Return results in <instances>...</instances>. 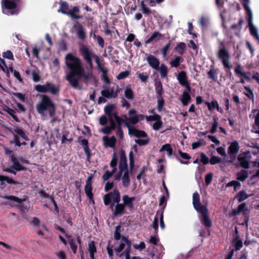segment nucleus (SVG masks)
I'll return each instance as SVG.
<instances>
[{
  "label": "nucleus",
  "mask_w": 259,
  "mask_h": 259,
  "mask_svg": "<svg viewBox=\"0 0 259 259\" xmlns=\"http://www.w3.org/2000/svg\"><path fill=\"white\" fill-rule=\"evenodd\" d=\"M147 61L149 66L155 70H158L160 65L159 60L154 56L150 55L147 58Z\"/></svg>",
  "instance_id": "nucleus-17"
},
{
  "label": "nucleus",
  "mask_w": 259,
  "mask_h": 259,
  "mask_svg": "<svg viewBox=\"0 0 259 259\" xmlns=\"http://www.w3.org/2000/svg\"><path fill=\"white\" fill-rule=\"evenodd\" d=\"M0 181H1V185L4 184L3 182L4 181L11 184H15L16 183L13 179L4 176H0Z\"/></svg>",
  "instance_id": "nucleus-46"
},
{
  "label": "nucleus",
  "mask_w": 259,
  "mask_h": 259,
  "mask_svg": "<svg viewBox=\"0 0 259 259\" xmlns=\"http://www.w3.org/2000/svg\"><path fill=\"white\" fill-rule=\"evenodd\" d=\"M5 199L9 200L11 202V205L12 206H20L22 202L24 201L17 197L14 196H6Z\"/></svg>",
  "instance_id": "nucleus-23"
},
{
  "label": "nucleus",
  "mask_w": 259,
  "mask_h": 259,
  "mask_svg": "<svg viewBox=\"0 0 259 259\" xmlns=\"http://www.w3.org/2000/svg\"><path fill=\"white\" fill-rule=\"evenodd\" d=\"M125 116H124V120L118 116H115L114 121L117 124V127H121V124L123 122L125 123Z\"/></svg>",
  "instance_id": "nucleus-51"
},
{
  "label": "nucleus",
  "mask_w": 259,
  "mask_h": 259,
  "mask_svg": "<svg viewBox=\"0 0 259 259\" xmlns=\"http://www.w3.org/2000/svg\"><path fill=\"white\" fill-rule=\"evenodd\" d=\"M183 59L180 56H178L170 62V65L172 67H177L180 65Z\"/></svg>",
  "instance_id": "nucleus-41"
},
{
  "label": "nucleus",
  "mask_w": 259,
  "mask_h": 259,
  "mask_svg": "<svg viewBox=\"0 0 259 259\" xmlns=\"http://www.w3.org/2000/svg\"><path fill=\"white\" fill-rule=\"evenodd\" d=\"M125 97L130 100H133L134 99V94L132 89L130 88H126L124 91Z\"/></svg>",
  "instance_id": "nucleus-45"
},
{
  "label": "nucleus",
  "mask_w": 259,
  "mask_h": 259,
  "mask_svg": "<svg viewBox=\"0 0 259 259\" xmlns=\"http://www.w3.org/2000/svg\"><path fill=\"white\" fill-rule=\"evenodd\" d=\"M221 161V159L218 156H212L209 160V162L211 165L219 163Z\"/></svg>",
  "instance_id": "nucleus-53"
},
{
  "label": "nucleus",
  "mask_w": 259,
  "mask_h": 259,
  "mask_svg": "<svg viewBox=\"0 0 259 259\" xmlns=\"http://www.w3.org/2000/svg\"><path fill=\"white\" fill-rule=\"evenodd\" d=\"M248 27L251 35L259 41V35L257 29L254 26L252 22V15H248Z\"/></svg>",
  "instance_id": "nucleus-15"
},
{
  "label": "nucleus",
  "mask_w": 259,
  "mask_h": 259,
  "mask_svg": "<svg viewBox=\"0 0 259 259\" xmlns=\"http://www.w3.org/2000/svg\"><path fill=\"white\" fill-rule=\"evenodd\" d=\"M252 195V194H251L250 195H248L246 194V193L245 191H242L239 192L237 194V197L238 198L239 202H242L243 200H245L246 199H247V198H248L249 197H250Z\"/></svg>",
  "instance_id": "nucleus-35"
},
{
  "label": "nucleus",
  "mask_w": 259,
  "mask_h": 259,
  "mask_svg": "<svg viewBox=\"0 0 259 259\" xmlns=\"http://www.w3.org/2000/svg\"><path fill=\"white\" fill-rule=\"evenodd\" d=\"M191 97L190 94L188 92H183L182 96L181 98V101L183 105L186 106L190 102Z\"/></svg>",
  "instance_id": "nucleus-31"
},
{
  "label": "nucleus",
  "mask_w": 259,
  "mask_h": 259,
  "mask_svg": "<svg viewBox=\"0 0 259 259\" xmlns=\"http://www.w3.org/2000/svg\"><path fill=\"white\" fill-rule=\"evenodd\" d=\"M214 122L212 124L211 129L210 131V133L211 134H214L217 132V128L218 126V123L216 120L215 117H213Z\"/></svg>",
  "instance_id": "nucleus-56"
},
{
  "label": "nucleus",
  "mask_w": 259,
  "mask_h": 259,
  "mask_svg": "<svg viewBox=\"0 0 259 259\" xmlns=\"http://www.w3.org/2000/svg\"><path fill=\"white\" fill-rule=\"evenodd\" d=\"M119 90L117 89L114 91L113 88L105 87L104 89L101 92V94L106 98H115L118 96Z\"/></svg>",
  "instance_id": "nucleus-12"
},
{
  "label": "nucleus",
  "mask_w": 259,
  "mask_h": 259,
  "mask_svg": "<svg viewBox=\"0 0 259 259\" xmlns=\"http://www.w3.org/2000/svg\"><path fill=\"white\" fill-rule=\"evenodd\" d=\"M252 153L254 155H257V158L253 162L254 166L259 168V147L257 148V152H253Z\"/></svg>",
  "instance_id": "nucleus-59"
},
{
  "label": "nucleus",
  "mask_w": 259,
  "mask_h": 259,
  "mask_svg": "<svg viewBox=\"0 0 259 259\" xmlns=\"http://www.w3.org/2000/svg\"><path fill=\"white\" fill-rule=\"evenodd\" d=\"M136 144H139L140 146H144L147 145L149 142V140L147 139H137L135 140Z\"/></svg>",
  "instance_id": "nucleus-61"
},
{
  "label": "nucleus",
  "mask_w": 259,
  "mask_h": 259,
  "mask_svg": "<svg viewBox=\"0 0 259 259\" xmlns=\"http://www.w3.org/2000/svg\"><path fill=\"white\" fill-rule=\"evenodd\" d=\"M11 161L13 162V167L17 171L23 170L25 169V168L22 165L19 160L16 158L15 156H12Z\"/></svg>",
  "instance_id": "nucleus-25"
},
{
  "label": "nucleus",
  "mask_w": 259,
  "mask_h": 259,
  "mask_svg": "<svg viewBox=\"0 0 259 259\" xmlns=\"http://www.w3.org/2000/svg\"><path fill=\"white\" fill-rule=\"evenodd\" d=\"M133 246L135 249L139 250H142L146 247L145 244L144 242H141L139 244H134Z\"/></svg>",
  "instance_id": "nucleus-62"
},
{
  "label": "nucleus",
  "mask_w": 259,
  "mask_h": 259,
  "mask_svg": "<svg viewBox=\"0 0 259 259\" xmlns=\"http://www.w3.org/2000/svg\"><path fill=\"white\" fill-rule=\"evenodd\" d=\"M135 200V197H130L127 195H124L122 196V201L123 204L126 206L129 209H131L134 207L133 202Z\"/></svg>",
  "instance_id": "nucleus-21"
},
{
  "label": "nucleus",
  "mask_w": 259,
  "mask_h": 259,
  "mask_svg": "<svg viewBox=\"0 0 259 259\" xmlns=\"http://www.w3.org/2000/svg\"><path fill=\"white\" fill-rule=\"evenodd\" d=\"M162 37V34L158 31H154L151 36L146 40V44H149L155 39L158 38V39H160Z\"/></svg>",
  "instance_id": "nucleus-33"
},
{
  "label": "nucleus",
  "mask_w": 259,
  "mask_h": 259,
  "mask_svg": "<svg viewBox=\"0 0 259 259\" xmlns=\"http://www.w3.org/2000/svg\"><path fill=\"white\" fill-rule=\"evenodd\" d=\"M218 58L221 61L224 68L230 70L232 65L230 61V56L228 51L224 47L220 48L218 54Z\"/></svg>",
  "instance_id": "nucleus-6"
},
{
  "label": "nucleus",
  "mask_w": 259,
  "mask_h": 259,
  "mask_svg": "<svg viewBox=\"0 0 259 259\" xmlns=\"http://www.w3.org/2000/svg\"><path fill=\"white\" fill-rule=\"evenodd\" d=\"M65 235L66 237L68 239V242L73 252L74 253H76L77 248V243L80 244V240L78 238L77 240H75L74 239L70 238V236L67 234H65Z\"/></svg>",
  "instance_id": "nucleus-22"
},
{
  "label": "nucleus",
  "mask_w": 259,
  "mask_h": 259,
  "mask_svg": "<svg viewBox=\"0 0 259 259\" xmlns=\"http://www.w3.org/2000/svg\"><path fill=\"white\" fill-rule=\"evenodd\" d=\"M199 22L201 26L204 27L206 26L208 23V19L207 18L202 16L200 18Z\"/></svg>",
  "instance_id": "nucleus-64"
},
{
  "label": "nucleus",
  "mask_w": 259,
  "mask_h": 259,
  "mask_svg": "<svg viewBox=\"0 0 259 259\" xmlns=\"http://www.w3.org/2000/svg\"><path fill=\"white\" fill-rule=\"evenodd\" d=\"M202 215L200 221L205 227L209 228L211 226L212 223L211 220L209 219L208 215V210L206 207H202V209L198 211Z\"/></svg>",
  "instance_id": "nucleus-13"
},
{
  "label": "nucleus",
  "mask_w": 259,
  "mask_h": 259,
  "mask_svg": "<svg viewBox=\"0 0 259 259\" xmlns=\"http://www.w3.org/2000/svg\"><path fill=\"white\" fill-rule=\"evenodd\" d=\"M213 174L210 172L205 176V181L206 185H209L212 181Z\"/></svg>",
  "instance_id": "nucleus-58"
},
{
  "label": "nucleus",
  "mask_w": 259,
  "mask_h": 259,
  "mask_svg": "<svg viewBox=\"0 0 259 259\" xmlns=\"http://www.w3.org/2000/svg\"><path fill=\"white\" fill-rule=\"evenodd\" d=\"M140 6L142 12L144 15H149L151 13V10L146 6L144 1L140 2Z\"/></svg>",
  "instance_id": "nucleus-38"
},
{
  "label": "nucleus",
  "mask_w": 259,
  "mask_h": 259,
  "mask_svg": "<svg viewBox=\"0 0 259 259\" xmlns=\"http://www.w3.org/2000/svg\"><path fill=\"white\" fill-rule=\"evenodd\" d=\"M18 0H2V10L7 15H16L18 13L16 9Z\"/></svg>",
  "instance_id": "nucleus-5"
},
{
  "label": "nucleus",
  "mask_w": 259,
  "mask_h": 259,
  "mask_svg": "<svg viewBox=\"0 0 259 259\" xmlns=\"http://www.w3.org/2000/svg\"><path fill=\"white\" fill-rule=\"evenodd\" d=\"M234 244L235 245V249L237 250H239L243 246L242 242L239 238L235 239L234 240Z\"/></svg>",
  "instance_id": "nucleus-54"
},
{
  "label": "nucleus",
  "mask_w": 259,
  "mask_h": 259,
  "mask_svg": "<svg viewBox=\"0 0 259 259\" xmlns=\"http://www.w3.org/2000/svg\"><path fill=\"white\" fill-rule=\"evenodd\" d=\"M32 76L33 80L34 82H38L40 79V77L39 75V71L38 69H35L32 70Z\"/></svg>",
  "instance_id": "nucleus-42"
},
{
  "label": "nucleus",
  "mask_w": 259,
  "mask_h": 259,
  "mask_svg": "<svg viewBox=\"0 0 259 259\" xmlns=\"http://www.w3.org/2000/svg\"><path fill=\"white\" fill-rule=\"evenodd\" d=\"M243 7L245 9V10L246 11V12L248 13V15H251L252 14V12L251 9L249 8V4L250 3L249 0H243Z\"/></svg>",
  "instance_id": "nucleus-49"
},
{
  "label": "nucleus",
  "mask_w": 259,
  "mask_h": 259,
  "mask_svg": "<svg viewBox=\"0 0 259 259\" xmlns=\"http://www.w3.org/2000/svg\"><path fill=\"white\" fill-rule=\"evenodd\" d=\"M200 161L202 162L203 164H207L209 163V160L206 155L204 153H202L200 154Z\"/></svg>",
  "instance_id": "nucleus-55"
},
{
  "label": "nucleus",
  "mask_w": 259,
  "mask_h": 259,
  "mask_svg": "<svg viewBox=\"0 0 259 259\" xmlns=\"http://www.w3.org/2000/svg\"><path fill=\"white\" fill-rule=\"evenodd\" d=\"M68 6L67 3L65 2H61L60 3V9L58 11V12L66 15L68 12Z\"/></svg>",
  "instance_id": "nucleus-34"
},
{
  "label": "nucleus",
  "mask_w": 259,
  "mask_h": 259,
  "mask_svg": "<svg viewBox=\"0 0 259 259\" xmlns=\"http://www.w3.org/2000/svg\"><path fill=\"white\" fill-rule=\"evenodd\" d=\"M237 180L244 181L248 177V171L246 170H241L237 174Z\"/></svg>",
  "instance_id": "nucleus-32"
},
{
  "label": "nucleus",
  "mask_w": 259,
  "mask_h": 259,
  "mask_svg": "<svg viewBox=\"0 0 259 259\" xmlns=\"http://www.w3.org/2000/svg\"><path fill=\"white\" fill-rule=\"evenodd\" d=\"M186 46L185 43L179 42L177 44L176 47L175 48V50L179 54L182 55L186 49Z\"/></svg>",
  "instance_id": "nucleus-40"
},
{
  "label": "nucleus",
  "mask_w": 259,
  "mask_h": 259,
  "mask_svg": "<svg viewBox=\"0 0 259 259\" xmlns=\"http://www.w3.org/2000/svg\"><path fill=\"white\" fill-rule=\"evenodd\" d=\"M239 149L240 146L237 141H234L230 143L228 148V153L230 155V158H235Z\"/></svg>",
  "instance_id": "nucleus-14"
},
{
  "label": "nucleus",
  "mask_w": 259,
  "mask_h": 259,
  "mask_svg": "<svg viewBox=\"0 0 259 259\" xmlns=\"http://www.w3.org/2000/svg\"><path fill=\"white\" fill-rule=\"evenodd\" d=\"M157 98V109L158 111H161L164 106V101L162 97Z\"/></svg>",
  "instance_id": "nucleus-47"
},
{
  "label": "nucleus",
  "mask_w": 259,
  "mask_h": 259,
  "mask_svg": "<svg viewBox=\"0 0 259 259\" xmlns=\"http://www.w3.org/2000/svg\"><path fill=\"white\" fill-rule=\"evenodd\" d=\"M131 242L124 236H122L120 241H117L114 248L116 255L120 257H128L130 253Z\"/></svg>",
  "instance_id": "nucleus-4"
},
{
  "label": "nucleus",
  "mask_w": 259,
  "mask_h": 259,
  "mask_svg": "<svg viewBox=\"0 0 259 259\" xmlns=\"http://www.w3.org/2000/svg\"><path fill=\"white\" fill-rule=\"evenodd\" d=\"M40 98V101L36 105L37 112L44 119L46 117L47 112L51 117H54L56 111L55 104L47 95H41Z\"/></svg>",
  "instance_id": "nucleus-3"
},
{
  "label": "nucleus",
  "mask_w": 259,
  "mask_h": 259,
  "mask_svg": "<svg viewBox=\"0 0 259 259\" xmlns=\"http://www.w3.org/2000/svg\"><path fill=\"white\" fill-rule=\"evenodd\" d=\"M234 71H235L236 74L238 76H239V75L242 76V75H244L245 72H244L243 71L242 66L240 64L237 65L235 67Z\"/></svg>",
  "instance_id": "nucleus-48"
},
{
  "label": "nucleus",
  "mask_w": 259,
  "mask_h": 259,
  "mask_svg": "<svg viewBox=\"0 0 259 259\" xmlns=\"http://www.w3.org/2000/svg\"><path fill=\"white\" fill-rule=\"evenodd\" d=\"M35 90L39 93L50 92L53 95L56 94L59 91V88L50 82H47L43 85L37 84L35 86Z\"/></svg>",
  "instance_id": "nucleus-8"
},
{
  "label": "nucleus",
  "mask_w": 259,
  "mask_h": 259,
  "mask_svg": "<svg viewBox=\"0 0 259 259\" xmlns=\"http://www.w3.org/2000/svg\"><path fill=\"white\" fill-rule=\"evenodd\" d=\"M122 184L125 188H127L130 185L129 171H124L121 177Z\"/></svg>",
  "instance_id": "nucleus-26"
},
{
  "label": "nucleus",
  "mask_w": 259,
  "mask_h": 259,
  "mask_svg": "<svg viewBox=\"0 0 259 259\" xmlns=\"http://www.w3.org/2000/svg\"><path fill=\"white\" fill-rule=\"evenodd\" d=\"M137 111L135 109H132L129 110V117L125 116V125L128 128V133L130 135L135 136L137 138H145L147 137L146 133L143 131H140L134 127H130L129 124H136L139 121L143 120L144 116L142 114H136Z\"/></svg>",
  "instance_id": "nucleus-2"
},
{
  "label": "nucleus",
  "mask_w": 259,
  "mask_h": 259,
  "mask_svg": "<svg viewBox=\"0 0 259 259\" xmlns=\"http://www.w3.org/2000/svg\"><path fill=\"white\" fill-rule=\"evenodd\" d=\"M155 91L157 94V97H162L163 93L162 83L159 81H156L155 83Z\"/></svg>",
  "instance_id": "nucleus-30"
},
{
  "label": "nucleus",
  "mask_w": 259,
  "mask_h": 259,
  "mask_svg": "<svg viewBox=\"0 0 259 259\" xmlns=\"http://www.w3.org/2000/svg\"><path fill=\"white\" fill-rule=\"evenodd\" d=\"M177 79L179 80L180 83L183 85L186 84L188 83L187 76L185 71H181L180 72L177 76Z\"/></svg>",
  "instance_id": "nucleus-27"
},
{
  "label": "nucleus",
  "mask_w": 259,
  "mask_h": 259,
  "mask_svg": "<svg viewBox=\"0 0 259 259\" xmlns=\"http://www.w3.org/2000/svg\"><path fill=\"white\" fill-rule=\"evenodd\" d=\"M84 191L86 195L90 199V201H92L93 203H94V201L93 200V194L92 193V184H86L84 188Z\"/></svg>",
  "instance_id": "nucleus-29"
},
{
  "label": "nucleus",
  "mask_w": 259,
  "mask_h": 259,
  "mask_svg": "<svg viewBox=\"0 0 259 259\" xmlns=\"http://www.w3.org/2000/svg\"><path fill=\"white\" fill-rule=\"evenodd\" d=\"M73 27L76 31V34L78 37L81 40H84L86 37V33L84 28L82 25L79 22H77L74 24Z\"/></svg>",
  "instance_id": "nucleus-16"
},
{
  "label": "nucleus",
  "mask_w": 259,
  "mask_h": 259,
  "mask_svg": "<svg viewBox=\"0 0 259 259\" xmlns=\"http://www.w3.org/2000/svg\"><path fill=\"white\" fill-rule=\"evenodd\" d=\"M118 203L120 201V193L117 190H114L113 192L106 194L104 197V203L105 205H109L111 201Z\"/></svg>",
  "instance_id": "nucleus-9"
},
{
  "label": "nucleus",
  "mask_w": 259,
  "mask_h": 259,
  "mask_svg": "<svg viewBox=\"0 0 259 259\" xmlns=\"http://www.w3.org/2000/svg\"><path fill=\"white\" fill-rule=\"evenodd\" d=\"M240 213H242L245 216L246 219V221L247 222L248 220V211L246 208V204L245 203H241L240 204L237 208V214H239Z\"/></svg>",
  "instance_id": "nucleus-24"
},
{
  "label": "nucleus",
  "mask_w": 259,
  "mask_h": 259,
  "mask_svg": "<svg viewBox=\"0 0 259 259\" xmlns=\"http://www.w3.org/2000/svg\"><path fill=\"white\" fill-rule=\"evenodd\" d=\"M65 60V64L69 70L65 78L73 88L81 89L79 85L81 78H84L87 83L94 79L95 77L91 71L85 73L82 62L79 58L71 54H68Z\"/></svg>",
  "instance_id": "nucleus-1"
},
{
  "label": "nucleus",
  "mask_w": 259,
  "mask_h": 259,
  "mask_svg": "<svg viewBox=\"0 0 259 259\" xmlns=\"http://www.w3.org/2000/svg\"><path fill=\"white\" fill-rule=\"evenodd\" d=\"M110 208L113 210V215L115 217H119L123 215L125 212V206L122 203H116L114 205L112 203L110 205Z\"/></svg>",
  "instance_id": "nucleus-11"
},
{
  "label": "nucleus",
  "mask_w": 259,
  "mask_h": 259,
  "mask_svg": "<svg viewBox=\"0 0 259 259\" xmlns=\"http://www.w3.org/2000/svg\"><path fill=\"white\" fill-rule=\"evenodd\" d=\"M166 151L167 154L168 156H170L172 155V150L171 146L169 144H166L163 145L160 149V152Z\"/></svg>",
  "instance_id": "nucleus-37"
},
{
  "label": "nucleus",
  "mask_w": 259,
  "mask_h": 259,
  "mask_svg": "<svg viewBox=\"0 0 259 259\" xmlns=\"http://www.w3.org/2000/svg\"><path fill=\"white\" fill-rule=\"evenodd\" d=\"M193 205L197 211L202 210V207H206L201 204L199 195L197 192H194L193 194Z\"/></svg>",
  "instance_id": "nucleus-18"
},
{
  "label": "nucleus",
  "mask_w": 259,
  "mask_h": 259,
  "mask_svg": "<svg viewBox=\"0 0 259 259\" xmlns=\"http://www.w3.org/2000/svg\"><path fill=\"white\" fill-rule=\"evenodd\" d=\"M157 70L160 71V76L162 78H164L167 76V68L164 64H161L160 66H159V69Z\"/></svg>",
  "instance_id": "nucleus-39"
},
{
  "label": "nucleus",
  "mask_w": 259,
  "mask_h": 259,
  "mask_svg": "<svg viewBox=\"0 0 259 259\" xmlns=\"http://www.w3.org/2000/svg\"><path fill=\"white\" fill-rule=\"evenodd\" d=\"M119 172L122 174L123 172L128 171L127 160L124 155H121L120 158V162L119 164Z\"/></svg>",
  "instance_id": "nucleus-19"
},
{
  "label": "nucleus",
  "mask_w": 259,
  "mask_h": 259,
  "mask_svg": "<svg viewBox=\"0 0 259 259\" xmlns=\"http://www.w3.org/2000/svg\"><path fill=\"white\" fill-rule=\"evenodd\" d=\"M103 140L105 143L110 147H113L116 142V139L114 136H112L110 138L105 136L103 138Z\"/></svg>",
  "instance_id": "nucleus-28"
},
{
  "label": "nucleus",
  "mask_w": 259,
  "mask_h": 259,
  "mask_svg": "<svg viewBox=\"0 0 259 259\" xmlns=\"http://www.w3.org/2000/svg\"><path fill=\"white\" fill-rule=\"evenodd\" d=\"M130 74V73L128 71H122L120 72L117 78L118 79H122L127 77Z\"/></svg>",
  "instance_id": "nucleus-60"
},
{
  "label": "nucleus",
  "mask_w": 259,
  "mask_h": 259,
  "mask_svg": "<svg viewBox=\"0 0 259 259\" xmlns=\"http://www.w3.org/2000/svg\"><path fill=\"white\" fill-rule=\"evenodd\" d=\"M120 226H117L115 228V233H114V239L116 240H117V241H119L121 238V235L120 234Z\"/></svg>",
  "instance_id": "nucleus-52"
},
{
  "label": "nucleus",
  "mask_w": 259,
  "mask_h": 259,
  "mask_svg": "<svg viewBox=\"0 0 259 259\" xmlns=\"http://www.w3.org/2000/svg\"><path fill=\"white\" fill-rule=\"evenodd\" d=\"M116 170V168H114L111 171H109L108 170L106 171V172L102 177L103 181L105 182L108 180L110 178H111L115 173Z\"/></svg>",
  "instance_id": "nucleus-43"
},
{
  "label": "nucleus",
  "mask_w": 259,
  "mask_h": 259,
  "mask_svg": "<svg viewBox=\"0 0 259 259\" xmlns=\"http://www.w3.org/2000/svg\"><path fill=\"white\" fill-rule=\"evenodd\" d=\"M251 158V154L250 152L247 151L240 153L237 157V160L239 162L240 165L244 168H249V162Z\"/></svg>",
  "instance_id": "nucleus-10"
},
{
  "label": "nucleus",
  "mask_w": 259,
  "mask_h": 259,
  "mask_svg": "<svg viewBox=\"0 0 259 259\" xmlns=\"http://www.w3.org/2000/svg\"><path fill=\"white\" fill-rule=\"evenodd\" d=\"M80 52L84 60L89 65L90 69L92 70L93 68V63L92 59L94 58L95 55L90 49L86 46L82 45L80 48Z\"/></svg>",
  "instance_id": "nucleus-7"
},
{
  "label": "nucleus",
  "mask_w": 259,
  "mask_h": 259,
  "mask_svg": "<svg viewBox=\"0 0 259 259\" xmlns=\"http://www.w3.org/2000/svg\"><path fill=\"white\" fill-rule=\"evenodd\" d=\"M87 250L89 253L91 259H95L94 255L97 252V249L94 241H90L88 242Z\"/></svg>",
  "instance_id": "nucleus-20"
},
{
  "label": "nucleus",
  "mask_w": 259,
  "mask_h": 259,
  "mask_svg": "<svg viewBox=\"0 0 259 259\" xmlns=\"http://www.w3.org/2000/svg\"><path fill=\"white\" fill-rule=\"evenodd\" d=\"M170 46V43L169 42L167 43L162 49L161 50L162 54L163 57H165L167 55V50L169 49Z\"/></svg>",
  "instance_id": "nucleus-57"
},
{
  "label": "nucleus",
  "mask_w": 259,
  "mask_h": 259,
  "mask_svg": "<svg viewBox=\"0 0 259 259\" xmlns=\"http://www.w3.org/2000/svg\"><path fill=\"white\" fill-rule=\"evenodd\" d=\"M93 37L96 39L99 46L102 48H104V40L103 38L99 35H96L95 34H94Z\"/></svg>",
  "instance_id": "nucleus-50"
},
{
  "label": "nucleus",
  "mask_w": 259,
  "mask_h": 259,
  "mask_svg": "<svg viewBox=\"0 0 259 259\" xmlns=\"http://www.w3.org/2000/svg\"><path fill=\"white\" fill-rule=\"evenodd\" d=\"M14 131L15 132V133L19 135L21 137H22L24 140H26V141H28L29 140V139L27 137V136L26 135L25 133H24V132L20 128L18 127H16L14 128Z\"/></svg>",
  "instance_id": "nucleus-36"
},
{
  "label": "nucleus",
  "mask_w": 259,
  "mask_h": 259,
  "mask_svg": "<svg viewBox=\"0 0 259 259\" xmlns=\"http://www.w3.org/2000/svg\"><path fill=\"white\" fill-rule=\"evenodd\" d=\"M115 106L113 104H109L104 107V112L107 115H110L111 113L114 112Z\"/></svg>",
  "instance_id": "nucleus-44"
},
{
  "label": "nucleus",
  "mask_w": 259,
  "mask_h": 259,
  "mask_svg": "<svg viewBox=\"0 0 259 259\" xmlns=\"http://www.w3.org/2000/svg\"><path fill=\"white\" fill-rule=\"evenodd\" d=\"M209 77L213 80H216L217 76L216 75V72L213 69L210 70L207 73Z\"/></svg>",
  "instance_id": "nucleus-63"
}]
</instances>
